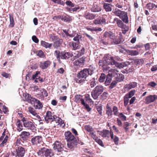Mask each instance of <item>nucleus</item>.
I'll return each instance as SVG.
<instances>
[{
  "label": "nucleus",
  "instance_id": "nucleus-1",
  "mask_svg": "<svg viewBox=\"0 0 157 157\" xmlns=\"http://www.w3.org/2000/svg\"><path fill=\"white\" fill-rule=\"evenodd\" d=\"M94 68H85L81 70L78 72L76 77L75 79L76 82L81 85H82L85 82L86 78L89 75H91L94 73Z\"/></svg>",
  "mask_w": 157,
  "mask_h": 157
},
{
  "label": "nucleus",
  "instance_id": "nucleus-2",
  "mask_svg": "<svg viewBox=\"0 0 157 157\" xmlns=\"http://www.w3.org/2000/svg\"><path fill=\"white\" fill-rule=\"evenodd\" d=\"M65 139L67 142L68 147L70 149L73 150L75 146L77 145V139L72 134L70 131H67L65 132Z\"/></svg>",
  "mask_w": 157,
  "mask_h": 157
},
{
  "label": "nucleus",
  "instance_id": "nucleus-3",
  "mask_svg": "<svg viewBox=\"0 0 157 157\" xmlns=\"http://www.w3.org/2000/svg\"><path fill=\"white\" fill-rule=\"evenodd\" d=\"M104 35L105 37H109L111 40V44H119L121 41V37L116 36L115 34L111 31L105 32L104 33Z\"/></svg>",
  "mask_w": 157,
  "mask_h": 157
},
{
  "label": "nucleus",
  "instance_id": "nucleus-4",
  "mask_svg": "<svg viewBox=\"0 0 157 157\" xmlns=\"http://www.w3.org/2000/svg\"><path fill=\"white\" fill-rule=\"evenodd\" d=\"M113 13L116 16L119 17L125 23H128V17L127 12L117 9V10L116 9L115 11Z\"/></svg>",
  "mask_w": 157,
  "mask_h": 157
},
{
  "label": "nucleus",
  "instance_id": "nucleus-5",
  "mask_svg": "<svg viewBox=\"0 0 157 157\" xmlns=\"http://www.w3.org/2000/svg\"><path fill=\"white\" fill-rule=\"evenodd\" d=\"M39 155L44 156L46 157H51L54 155V153L51 149L44 147L41 148L38 152Z\"/></svg>",
  "mask_w": 157,
  "mask_h": 157
},
{
  "label": "nucleus",
  "instance_id": "nucleus-6",
  "mask_svg": "<svg viewBox=\"0 0 157 157\" xmlns=\"http://www.w3.org/2000/svg\"><path fill=\"white\" fill-rule=\"evenodd\" d=\"M104 91L103 87L101 85L96 86L91 92V96L94 99H97Z\"/></svg>",
  "mask_w": 157,
  "mask_h": 157
},
{
  "label": "nucleus",
  "instance_id": "nucleus-7",
  "mask_svg": "<svg viewBox=\"0 0 157 157\" xmlns=\"http://www.w3.org/2000/svg\"><path fill=\"white\" fill-rule=\"evenodd\" d=\"M26 150L22 146L16 147L15 148L16 153H13V155L15 157H23L25 154Z\"/></svg>",
  "mask_w": 157,
  "mask_h": 157
},
{
  "label": "nucleus",
  "instance_id": "nucleus-8",
  "mask_svg": "<svg viewBox=\"0 0 157 157\" xmlns=\"http://www.w3.org/2000/svg\"><path fill=\"white\" fill-rule=\"evenodd\" d=\"M117 59V57L116 56H111L109 55H105L103 58V59L108 65H115L116 63V60Z\"/></svg>",
  "mask_w": 157,
  "mask_h": 157
},
{
  "label": "nucleus",
  "instance_id": "nucleus-9",
  "mask_svg": "<svg viewBox=\"0 0 157 157\" xmlns=\"http://www.w3.org/2000/svg\"><path fill=\"white\" fill-rule=\"evenodd\" d=\"M23 124L25 128L31 130L33 132H34L36 130V127L33 123L30 121H25Z\"/></svg>",
  "mask_w": 157,
  "mask_h": 157
},
{
  "label": "nucleus",
  "instance_id": "nucleus-10",
  "mask_svg": "<svg viewBox=\"0 0 157 157\" xmlns=\"http://www.w3.org/2000/svg\"><path fill=\"white\" fill-rule=\"evenodd\" d=\"M53 145V148L56 151L61 152L63 150L64 146L60 142L56 140Z\"/></svg>",
  "mask_w": 157,
  "mask_h": 157
},
{
  "label": "nucleus",
  "instance_id": "nucleus-11",
  "mask_svg": "<svg viewBox=\"0 0 157 157\" xmlns=\"http://www.w3.org/2000/svg\"><path fill=\"white\" fill-rule=\"evenodd\" d=\"M54 116L52 113L50 111H47L46 113V116L44 117L45 121L47 123H51L54 119Z\"/></svg>",
  "mask_w": 157,
  "mask_h": 157
},
{
  "label": "nucleus",
  "instance_id": "nucleus-12",
  "mask_svg": "<svg viewBox=\"0 0 157 157\" xmlns=\"http://www.w3.org/2000/svg\"><path fill=\"white\" fill-rule=\"evenodd\" d=\"M85 61V58L82 57L76 60L74 62V65L77 66L78 67H82L84 65Z\"/></svg>",
  "mask_w": 157,
  "mask_h": 157
},
{
  "label": "nucleus",
  "instance_id": "nucleus-13",
  "mask_svg": "<svg viewBox=\"0 0 157 157\" xmlns=\"http://www.w3.org/2000/svg\"><path fill=\"white\" fill-rule=\"evenodd\" d=\"M80 49L76 51L74 53L75 56H74V59L78 58L84 55L85 53V49L84 47H81L80 48Z\"/></svg>",
  "mask_w": 157,
  "mask_h": 157
},
{
  "label": "nucleus",
  "instance_id": "nucleus-14",
  "mask_svg": "<svg viewBox=\"0 0 157 157\" xmlns=\"http://www.w3.org/2000/svg\"><path fill=\"white\" fill-rule=\"evenodd\" d=\"M42 141V137L40 136H35L31 139V142L33 145H37Z\"/></svg>",
  "mask_w": 157,
  "mask_h": 157
},
{
  "label": "nucleus",
  "instance_id": "nucleus-15",
  "mask_svg": "<svg viewBox=\"0 0 157 157\" xmlns=\"http://www.w3.org/2000/svg\"><path fill=\"white\" fill-rule=\"evenodd\" d=\"M156 95H149L146 97L145 102L146 104H148L154 102L156 99Z\"/></svg>",
  "mask_w": 157,
  "mask_h": 157
},
{
  "label": "nucleus",
  "instance_id": "nucleus-16",
  "mask_svg": "<svg viewBox=\"0 0 157 157\" xmlns=\"http://www.w3.org/2000/svg\"><path fill=\"white\" fill-rule=\"evenodd\" d=\"M33 101H34V106L36 109H42L43 107L42 103L37 99L34 98Z\"/></svg>",
  "mask_w": 157,
  "mask_h": 157
},
{
  "label": "nucleus",
  "instance_id": "nucleus-17",
  "mask_svg": "<svg viewBox=\"0 0 157 157\" xmlns=\"http://www.w3.org/2000/svg\"><path fill=\"white\" fill-rule=\"evenodd\" d=\"M60 58L62 59H68L70 57H72L73 56L72 54L69 52H61Z\"/></svg>",
  "mask_w": 157,
  "mask_h": 157
},
{
  "label": "nucleus",
  "instance_id": "nucleus-18",
  "mask_svg": "<svg viewBox=\"0 0 157 157\" xmlns=\"http://www.w3.org/2000/svg\"><path fill=\"white\" fill-rule=\"evenodd\" d=\"M106 63V62H105V60L103 59V58L102 60H100L98 63L99 66L102 67L104 71L105 70V71L109 68V67Z\"/></svg>",
  "mask_w": 157,
  "mask_h": 157
},
{
  "label": "nucleus",
  "instance_id": "nucleus-19",
  "mask_svg": "<svg viewBox=\"0 0 157 157\" xmlns=\"http://www.w3.org/2000/svg\"><path fill=\"white\" fill-rule=\"evenodd\" d=\"M52 62L49 60L40 62V68L43 69H47L51 64Z\"/></svg>",
  "mask_w": 157,
  "mask_h": 157
},
{
  "label": "nucleus",
  "instance_id": "nucleus-20",
  "mask_svg": "<svg viewBox=\"0 0 157 157\" xmlns=\"http://www.w3.org/2000/svg\"><path fill=\"white\" fill-rule=\"evenodd\" d=\"M75 101L77 103H81L84 104V100L82 98V96L80 94H76L75 96Z\"/></svg>",
  "mask_w": 157,
  "mask_h": 157
},
{
  "label": "nucleus",
  "instance_id": "nucleus-21",
  "mask_svg": "<svg viewBox=\"0 0 157 157\" xmlns=\"http://www.w3.org/2000/svg\"><path fill=\"white\" fill-rule=\"evenodd\" d=\"M96 15L95 14L90 13L89 12H86L84 14V17L86 19L92 20L94 19Z\"/></svg>",
  "mask_w": 157,
  "mask_h": 157
},
{
  "label": "nucleus",
  "instance_id": "nucleus-22",
  "mask_svg": "<svg viewBox=\"0 0 157 157\" xmlns=\"http://www.w3.org/2000/svg\"><path fill=\"white\" fill-rule=\"evenodd\" d=\"M102 10L101 7L99 5L97 4L96 3H94L91 10L92 12H99L101 11Z\"/></svg>",
  "mask_w": 157,
  "mask_h": 157
},
{
  "label": "nucleus",
  "instance_id": "nucleus-23",
  "mask_svg": "<svg viewBox=\"0 0 157 157\" xmlns=\"http://www.w3.org/2000/svg\"><path fill=\"white\" fill-rule=\"evenodd\" d=\"M136 86L137 83L135 82H132L128 84H127L124 86V87L127 90H129L135 87Z\"/></svg>",
  "mask_w": 157,
  "mask_h": 157
},
{
  "label": "nucleus",
  "instance_id": "nucleus-24",
  "mask_svg": "<svg viewBox=\"0 0 157 157\" xmlns=\"http://www.w3.org/2000/svg\"><path fill=\"white\" fill-rule=\"evenodd\" d=\"M30 135V133L29 132L23 131L21 132L20 136L23 140L26 141L27 140Z\"/></svg>",
  "mask_w": 157,
  "mask_h": 157
},
{
  "label": "nucleus",
  "instance_id": "nucleus-25",
  "mask_svg": "<svg viewBox=\"0 0 157 157\" xmlns=\"http://www.w3.org/2000/svg\"><path fill=\"white\" fill-rule=\"evenodd\" d=\"M70 46L73 50H76L80 48L79 43L72 42L70 44Z\"/></svg>",
  "mask_w": 157,
  "mask_h": 157
},
{
  "label": "nucleus",
  "instance_id": "nucleus-26",
  "mask_svg": "<svg viewBox=\"0 0 157 157\" xmlns=\"http://www.w3.org/2000/svg\"><path fill=\"white\" fill-rule=\"evenodd\" d=\"M109 133L111 139H113L115 144L117 145L118 144L119 138L116 136H113L112 131H110Z\"/></svg>",
  "mask_w": 157,
  "mask_h": 157
},
{
  "label": "nucleus",
  "instance_id": "nucleus-27",
  "mask_svg": "<svg viewBox=\"0 0 157 157\" xmlns=\"http://www.w3.org/2000/svg\"><path fill=\"white\" fill-rule=\"evenodd\" d=\"M106 113L108 117L111 116L113 115V111L111 108L109 106V104H107L106 105Z\"/></svg>",
  "mask_w": 157,
  "mask_h": 157
},
{
  "label": "nucleus",
  "instance_id": "nucleus-28",
  "mask_svg": "<svg viewBox=\"0 0 157 157\" xmlns=\"http://www.w3.org/2000/svg\"><path fill=\"white\" fill-rule=\"evenodd\" d=\"M63 42V40L61 39H58V40L54 42L53 47L56 48L59 47Z\"/></svg>",
  "mask_w": 157,
  "mask_h": 157
},
{
  "label": "nucleus",
  "instance_id": "nucleus-29",
  "mask_svg": "<svg viewBox=\"0 0 157 157\" xmlns=\"http://www.w3.org/2000/svg\"><path fill=\"white\" fill-rule=\"evenodd\" d=\"M116 22L117 26L119 28L122 27L124 25V24L122 21L117 18L114 19L113 22Z\"/></svg>",
  "mask_w": 157,
  "mask_h": 157
},
{
  "label": "nucleus",
  "instance_id": "nucleus-30",
  "mask_svg": "<svg viewBox=\"0 0 157 157\" xmlns=\"http://www.w3.org/2000/svg\"><path fill=\"white\" fill-rule=\"evenodd\" d=\"M40 45L46 48H51L52 46V44H49L44 40L41 41Z\"/></svg>",
  "mask_w": 157,
  "mask_h": 157
},
{
  "label": "nucleus",
  "instance_id": "nucleus-31",
  "mask_svg": "<svg viewBox=\"0 0 157 157\" xmlns=\"http://www.w3.org/2000/svg\"><path fill=\"white\" fill-rule=\"evenodd\" d=\"M118 71L116 69H111L109 70L108 71V75L111 76V77L113 76L115 77L118 74Z\"/></svg>",
  "mask_w": 157,
  "mask_h": 157
},
{
  "label": "nucleus",
  "instance_id": "nucleus-32",
  "mask_svg": "<svg viewBox=\"0 0 157 157\" xmlns=\"http://www.w3.org/2000/svg\"><path fill=\"white\" fill-rule=\"evenodd\" d=\"M100 135L103 137H109V131L108 130H104L100 132Z\"/></svg>",
  "mask_w": 157,
  "mask_h": 157
},
{
  "label": "nucleus",
  "instance_id": "nucleus-33",
  "mask_svg": "<svg viewBox=\"0 0 157 157\" xmlns=\"http://www.w3.org/2000/svg\"><path fill=\"white\" fill-rule=\"evenodd\" d=\"M103 39L101 40V42L104 45H108L109 42V37H105L104 35V33L103 34Z\"/></svg>",
  "mask_w": 157,
  "mask_h": 157
},
{
  "label": "nucleus",
  "instance_id": "nucleus-34",
  "mask_svg": "<svg viewBox=\"0 0 157 157\" xmlns=\"http://www.w3.org/2000/svg\"><path fill=\"white\" fill-rule=\"evenodd\" d=\"M115 77L117 81L119 82L123 81L124 78V75L122 74L118 73Z\"/></svg>",
  "mask_w": 157,
  "mask_h": 157
},
{
  "label": "nucleus",
  "instance_id": "nucleus-35",
  "mask_svg": "<svg viewBox=\"0 0 157 157\" xmlns=\"http://www.w3.org/2000/svg\"><path fill=\"white\" fill-rule=\"evenodd\" d=\"M17 129L18 132L21 131L23 129V126L20 120L18 119L16 123Z\"/></svg>",
  "mask_w": 157,
  "mask_h": 157
},
{
  "label": "nucleus",
  "instance_id": "nucleus-36",
  "mask_svg": "<svg viewBox=\"0 0 157 157\" xmlns=\"http://www.w3.org/2000/svg\"><path fill=\"white\" fill-rule=\"evenodd\" d=\"M131 124L128 122H124L123 123V127L125 130V132H127L129 129V127L131 125Z\"/></svg>",
  "mask_w": 157,
  "mask_h": 157
},
{
  "label": "nucleus",
  "instance_id": "nucleus-37",
  "mask_svg": "<svg viewBox=\"0 0 157 157\" xmlns=\"http://www.w3.org/2000/svg\"><path fill=\"white\" fill-rule=\"evenodd\" d=\"M112 77L108 75H106V79L104 82V84L105 86H107L110 84L112 81Z\"/></svg>",
  "mask_w": 157,
  "mask_h": 157
},
{
  "label": "nucleus",
  "instance_id": "nucleus-38",
  "mask_svg": "<svg viewBox=\"0 0 157 157\" xmlns=\"http://www.w3.org/2000/svg\"><path fill=\"white\" fill-rule=\"evenodd\" d=\"M146 7L149 10H152L154 7L157 8V5L153 3H147L146 5Z\"/></svg>",
  "mask_w": 157,
  "mask_h": 157
},
{
  "label": "nucleus",
  "instance_id": "nucleus-39",
  "mask_svg": "<svg viewBox=\"0 0 157 157\" xmlns=\"http://www.w3.org/2000/svg\"><path fill=\"white\" fill-rule=\"evenodd\" d=\"M110 4L107 3H104L103 5V7L106 12H110L112 10V8L111 7Z\"/></svg>",
  "mask_w": 157,
  "mask_h": 157
},
{
  "label": "nucleus",
  "instance_id": "nucleus-40",
  "mask_svg": "<svg viewBox=\"0 0 157 157\" xmlns=\"http://www.w3.org/2000/svg\"><path fill=\"white\" fill-rule=\"evenodd\" d=\"M128 53L129 55L132 56H136L139 54V52L137 50H129Z\"/></svg>",
  "mask_w": 157,
  "mask_h": 157
},
{
  "label": "nucleus",
  "instance_id": "nucleus-41",
  "mask_svg": "<svg viewBox=\"0 0 157 157\" xmlns=\"http://www.w3.org/2000/svg\"><path fill=\"white\" fill-rule=\"evenodd\" d=\"M28 110L29 113L33 116H36L37 115V113H36V111L33 107H29L28 108Z\"/></svg>",
  "mask_w": 157,
  "mask_h": 157
},
{
  "label": "nucleus",
  "instance_id": "nucleus-42",
  "mask_svg": "<svg viewBox=\"0 0 157 157\" xmlns=\"http://www.w3.org/2000/svg\"><path fill=\"white\" fill-rule=\"evenodd\" d=\"M106 77V76L105 74L101 73L99 79V81L100 82H103L105 81Z\"/></svg>",
  "mask_w": 157,
  "mask_h": 157
},
{
  "label": "nucleus",
  "instance_id": "nucleus-43",
  "mask_svg": "<svg viewBox=\"0 0 157 157\" xmlns=\"http://www.w3.org/2000/svg\"><path fill=\"white\" fill-rule=\"evenodd\" d=\"M10 23L9 25V27L11 28L13 27L14 25V21L13 16L9 15Z\"/></svg>",
  "mask_w": 157,
  "mask_h": 157
},
{
  "label": "nucleus",
  "instance_id": "nucleus-44",
  "mask_svg": "<svg viewBox=\"0 0 157 157\" xmlns=\"http://www.w3.org/2000/svg\"><path fill=\"white\" fill-rule=\"evenodd\" d=\"M37 55L41 58H43L45 57L44 52L42 50L38 51L37 52Z\"/></svg>",
  "mask_w": 157,
  "mask_h": 157
},
{
  "label": "nucleus",
  "instance_id": "nucleus-45",
  "mask_svg": "<svg viewBox=\"0 0 157 157\" xmlns=\"http://www.w3.org/2000/svg\"><path fill=\"white\" fill-rule=\"evenodd\" d=\"M60 53H60V51H59L56 50L54 52V54L56 56V58L59 62L60 61Z\"/></svg>",
  "mask_w": 157,
  "mask_h": 157
},
{
  "label": "nucleus",
  "instance_id": "nucleus-46",
  "mask_svg": "<svg viewBox=\"0 0 157 157\" xmlns=\"http://www.w3.org/2000/svg\"><path fill=\"white\" fill-rule=\"evenodd\" d=\"M62 20L66 22H70L72 20V19L68 16H63V17L62 19Z\"/></svg>",
  "mask_w": 157,
  "mask_h": 157
},
{
  "label": "nucleus",
  "instance_id": "nucleus-47",
  "mask_svg": "<svg viewBox=\"0 0 157 157\" xmlns=\"http://www.w3.org/2000/svg\"><path fill=\"white\" fill-rule=\"evenodd\" d=\"M61 118L59 117H54V120L53 121H52V122H55L56 123V124H54V127H56V126H57L58 125V123L60 121Z\"/></svg>",
  "mask_w": 157,
  "mask_h": 157
},
{
  "label": "nucleus",
  "instance_id": "nucleus-48",
  "mask_svg": "<svg viewBox=\"0 0 157 157\" xmlns=\"http://www.w3.org/2000/svg\"><path fill=\"white\" fill-rule=\"evenodd\" d=\"M130 98L128 97L127 96H126V95L124 97V105L125 106H126L127 105L128 102H129V99H128Z\"/></svg>",
  "mask_w": 157,
  "mask_h": 157
},
{
  "label": "nucleus",
  "instance_id": "nucleus-49",
  "mask_svg": "<svg viewBox=\"0 0 157 157\" xmlns=\"http://www.w3.org/2000/svg\"><path fill=\"white\" fill-rule=\"evenodd\" d=\"M52 1L54 2L55 3H57L64 6L65 5V2H64L62 1L61 0H51Z\"/></svg>",
  "mask_w": 157,
  "mask_h": 157
},
{
  "label": "nucleus",
  "instance_id": "nucleus-50",
  "mask_svg": "<svg viewBox=\"0 0 157 157\" xmlns=\"http://www.w3.org/2000/svg\"><path fill=\"white\" fill-rule=\"evenodd\" d=\"M136 91L135 90H132L130 91L128 94H125L126 96H127L128 97L130 98H132L135 94Z\"/></svg>",
  "mask_w": 157,
  "mask_h": 157
},
{
  "label": "nucleus",
  "instance_id": "nucleus-51",
  "mask_svg": "<svg viewBox=\"0 0 157 157\" xmlns=\"http://www.w3.org/2000/svg\"><path fill=\"white\" fill-rule=\"evenodd\" d=\"M85 129L88 132L90 133L93 131V129L92 128L90 125H86L85 126Z\"/></svg>",
  "mask_w": 157,
  "mask_h": 157
},
{
  "label": "nucleus",
  "instance_id": "nucleus-52",
  "mask_svg": "<svg viewBox=\"0 0 157 157\" xmlns=\"http://www.w3.org/2000/svg\"><path fill=\"white\" fill-rule=\"evenodd\" d=\"M32 99L31 95L29 94H27L25 95V100L26 101H28V102H30Z\"/></svg>",
  "mask_w": 157,
  "mask_h": 157
},
{
  "label": "nucleus",
  "instance_id": "nucleus-53",
  "mask_svg": "<svg viewBox=\"0 0 157 157\" xmlns=\"http://www.w3.org/2000/svg\"><path fill=\"white\" fill-rule=\"evenodd\" d=\"M65 3L67 6L69 7H74L75 6V4L72 3V2L70 0L67 1L65 2Z\"/></svg>",
  "mask_w": 157,
  "mask_h": 157
},
{
  "label": "nucleus",
  "instance_id": "nucleus-54",
  "mask_svg": "<svg viewBox=\"0 0 157 157\" xmlns=\"http://www.w3.org/2000/svg\"><path fill=\"white\" fill-rule=\"evenodd\" d=\"M85 97L86 101L90 103H91L93 102L92 99L90 97V95L89 94H85Z\"/></svg>",
  "mask_w": 157,
  "mask_h": 157
},
{
  "label": "nucleus",
  "instance_id": "nucleus-55",
  "mask_svg": "<svg viewBox=\"0 0 157 157\" xmlns=\"http://www.w3.org/2000/svg\"><path fill=\"white\" fill-rule=\"evenodd\" d=\"M113 114L115 116H117L118 114V109L117 107L114 106L113 108Z\"/></svg>",
  "mask_w": 157,
  "mask_h": 157
},
{
  "label": "nucleus",
  "instance_id": "nucleus-56",
  "mask_svg": "<svg viewBox=\"0 0 157 157\" xmlns=\"http://www.w3.org/2000/svg\"><path fill=\"white\" fill-rule=\"evenodd\" d=\"M82 37L81 36L78 34H76V35L73 38V40L77 41L78 42H79V39Z\"/></svg>",
  "mask_w": 157,
  "mask_h": 157
},
{
  "label": "nucleus",
  "instance_id": "nucleus-57",
  "mask_svg": "<svg viewBox=\"0 0 157 157\" xmlns=\"http://www.w3.org/2000/svg\"><path fill=\"white\" fill-rule=\"evenodd\" d=\"M117 84V82L116 80L113 81L110 84V85L109 87V89H113L116 86Z\"/></svg>",
  "mask_w": 157,
  "mask_h": 157
},
{
  "label": "nucleus",
  "instance_id": "nucleus-58",
  "mask_svg": "<svg viewBox=\"0 0 157 157\" xmlns=\"http://www.w3.org/2000/svg\"><path fill=\"white\" fill-rule=\"evenodd\" d=\"M98 144L101 146V147H104V145L103 144V142L101 140L98 138L95 140Z\"/></svg>",
  "mask_w": 157,
  "mask_h": 157
},
{
  "label": "nucleus",
  "instance_id": "nucleus-59",
  "mask_svg": "<svg viewBox=\"0 0 157 157\" xmlns=\"http://www.w3.org/2000/svg\"><path fill=\"white\" fill-rule=\"evenodd\" d=\"M41 95L42 96L44 97H47L48 96V93L47 91L44 89H42L41 90Z\"/></svg>",
  "mask_w": 157,
  "mask_h": 157
},
{
  "label": "nucleus",
  "instance_id": "nucleus-60",
  "mask_svg": "<svg viewBox=\"0 0 157 157\" xmlns=\"http://www.w3.org/2000/svg\"><path fill=\"white\" fill-rule=\"evenodd\" d=\"M50 38L52 39V40L54 42L58 40V39H60L57 36L52 35H51Z\"/></svg>",
  "mask_w": 157,
  "mask_h": 157
},
{
  "label": "nucleus",
  "instance_id": "nucleus-61",
  "mask_svg": "<svg viewBox=\"0 0 157 157\" xmlns=\"http://www.w3.org/2000/svg\"><path fill=\"white\" fill-rule=\"evenodd\" d=\"M136 62L137 64L141 65L143 64L144 60L143 59H138L136 60Z\"/></svg>",
  "mask_w": 157,
  "mask_h": 157
},
{
  "label": "nucleus",
  "instance_id": "nucleus-62",
  "mask_svg": "<svg viewBox=\"0 0 157 157\" xmlns=\"http://www.w3.org/2000/svg\"><path fill=\"white\" fill-rule=\"evenodd\" d=\"M119 116L123 121L126 120V117L122 113H120L119 114Z\"/></svg>",
  "mask_w": 157,
  "mask_h": 157
},
{
  "label": "nucleus",
  "instance_id": "nucleus-63",
  "mask_svg": "<svg viewBox=\"0 0 157 157\" xmlns=\"http://www.w3.org/2000/svg\"><path fill=\"white\" fill-rule=\"evenodd\" d=\"M32 38L33 41L35 43H38L39 42V39L37 38L36 36H33Z\"/></svg>",
  "mask_w": 157,
  "mask_h": 157
},
{
  "label": "nucleus",
  "instance_id": "nucleus-64",
  "mask_svg": "<svg viewBox=\"0 0 157 157\" xmlns=\"http://www.w3.org/2000/svg\"><path fill=\"white\" fill-rule=\"evenodd\" d=\"M96 81H95V79H94L91 82L90 84V85L91 88H93L94 87V86H96Z\"/></svg>",
  "mask_w": 157,
  "mask_h": 157
}]
</instances>
